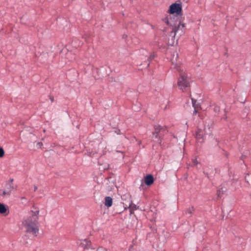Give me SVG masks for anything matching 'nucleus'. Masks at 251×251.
<instances>
[{
  "label": "nucleus",
  "instance_id": "9b49d317",
  "mask_svg": "<svg viewBox=\"0 0 251 251\" xmlns=\"http://www.w3.org/2000/svg\"><path fill=\"white\" fill-rule=\"evenodd\" d=\"M153 140L157 143H160L161 140L157 133H154L152 137Z\"/></svg>",
  "mask_w": 251,
  "mask_h": 251
},
{
  "label": "nucleus",
  "instance_id": "2eb2a0df",
  "mask_svg": "<svg viewBox=\"0 0 251 251\" xmlns=\"http://www.w3.org/2000/svg\"><path fill=\"white\" fill-rule=\"evenodd\" d=\"M194 209L193 207L189 208L187 209L186 213H188L189 214L191 215L193 211H194Z\"/></svg>",
  "mask_w": 251,
  "mask_h": 251
},
{
  "label": "nucleus",
  "instance_id": "9d476101",
  "mask_svg": "<svg viewBox=\"0 0 251 251\" xmlns=\"http://www.w3.org/2000/svg\"><path fill=\"white\" fill-rule=\"evenodd\" d=\"M0 213L3 215H6L8 213V209L6 206L4 204L1 203H0Z\"/></svg>",
  "mask_w": 251,
  "mask_h": 251
},
{
  "label": "nucleus",
  "instance_id": "4be33fe9",
  "mask_svg": "<svg viewBox=\"0 0 251 251\" xmlns=\"http://www.w3.org/2000/svg\"><path fill=\"white\" fill-rule=\"evenodd\" d=\"M37 189V187L36 186H34V191H36Z\"/></svg>",
  "mask_w": 251,
  "mask_h": 251
},
{
  "label": "nucleus",
  "instance_id": "20e7f679",
  "mask_svg": "<svg viewBox=\"0 0 251 251\" xmlns=\"http://www.w3.org/2000/svg\"><path fill=\"white\" fill-rule=\"evenodd\" d=\"M175 20L176 23L174 25V33H175L174 38L177 34L179 36L182 35L184 34L185 31V24L183 22L184 19L180 20L178 18Z\"/></svg>",
  "mask_w": 251,
  "mask_h": 251
},
{
  "label": "nucleus",
  "instance_id": "5701e85b",
  "mask_svg": "<svg viewBox=\"0 0 251 251\" xmlns=\"http://www.w3.org/2000/svg\"><path fill=\"white\" fill-rule=\"evenodd\" d=\"M21 199H22V200H25V197H22V198H21Z\"/></svg>",
  "mask_w": 251,
  "mask_h": 251
},
{
  "label": "nucleus",
  "instance_id": "0eeeda50",
  "mask_svg": "<svg viewBox=\"0 0 251 251\" xmlns=\"http://www.w3.org/2000/svg\"><path fill=\"white\" fill-rule=\"evenodd\" d=\"M206 134L205 129H201L199 128L196 132V139L197 140H201L200 142L203 141L204 136Z\"/></svg>",
  "mask_w": 251,
  "mask_h": 251
},
{
  "label": "nucleus",
  "instance_id": "4468645a",
  "mask_svg": "<svg viewBox=\"0 0 251 251\" xmlns=\"http://www.w3.org/2000/svg\"><path fill=\"white\" fill-rule=\"evenodd\" d=\"M225 191L223 188L219 189L217 190V195L218 197H221L222 195L224 193Z\"/></svg>",
  "mask_w": 251,
  "mask_h": 251
},
{
  "label": "nucleus",
  "instance_id": "f257e3e1",
  "mask_svg": "<svg viewBox=\"0 0 251 251\" xmlns=\"http://www.w3.org/2000/svg\"><path fill=\"white\" fill-rule=\"evenodd\" d=\"M39 213V208L33 205L31 207L28 215L24 217L22 222V226L25 233L35 237L38 235Z\"/></svg>",
  "mask_w": 251,
  "mask_h": 251
},
{
  "label": "nucleus",
  "instance_id": "f8f14e48",
  "mask_svg": "<svg viewBox=\"0 0 251 251\" xmlns=\"http://www.w3.org/2000/svg\"><path fill=\"white\" fill-rule=\"evenodd\" d=\"M128 207L130 209L131 214L132 213L133 211L137 209V206L132 203H130Z\"/></svg>",
  "mask_w": 251,
  "mask_h": 251
},
{
  "label": "nucleus",
  "instance_id": "ddd939ff",
  "mask_svg": "<svg viewBox=\"0 0 251 251\" xmlns=\"http://www.w3.org/2000/svg\"><path fill=\"white\" fill-rule=\"evenodd\" d=\"M191 100L192 101L193 106L195 109L194 112H195L196 113L197 112V110H198V108H199L198 105L196 104V100H194L193 98H192Z\"/></svg>",
  "mask_w": 251,
  "mask_h": 251
},
{
  "label": "nucleus",
  "instance_id": "1a4fd4ad",
  "mask_svg": "<svg viewBox=\"0 0 251 251\" xmlns=\"http://www.w3.org/2000/svg\"><path fill=\"white\" fill-rule=\"evenodd\" d=\"M113 203L112 199L110 197H106L104 200V205L107 207H109L112 206Z\"/></svg>",
  "mask_w": 251,
  "mask_h": 251
},
{
  "label": "nucleus",
  "instance_id": "412c9836",
  "mask_svg": "<svg viewBox=\"0 0 251 251\" xmlns=\"http://www.w3.org/2000/svg\"><path fill=\"white\" fill-rule=\"evenodd\" d=\"M121 154H118V155H125L124 154H123V152H120Z\"/></svg>",
  "mask_w": 251,
  "mask_h": 251
},
{
  "label": "nucleus",
  "instance_id": "39448f33",
  "mask_svg": "<svg viewBox=\"0 0 251 251\" xmlns=\"http://www.w3.org/2000/svg\"><path fill=\"white\" fill-rule=\"evenodd\" d=\"M182 8L181 2L179 1L178 2L174 3V20L176 19H182Z\"/></svg>",
  "mask_w": 251,
  "mask_h": 251
},
{
  "label": "nucleus",
  "instance_id": "aec40b11",
  "mask_svg": "<svg viewBox=\"0 0 251 251\" xmlns=\"http://www.w3.org/2000/svg\"><path fill=\"white\" fill-rule=\"evenodd\" d=\"M97 251H107L106 250L103 248H100Z\"/></svg>",
  "mask_w": 251,
  "mask_h": 251
},
{
  "label": "nucleus",
  "instance_id": "f3484780",
  "mask_svg": "<svg viewBox=\"0 0 251 251\" xmlns=\"http://www.w3.org/2000/svg\"><path fill=\"white\" fill-rule=\"evenodd\" d=\"M4 155V151L2 148H0V157H2Z\"/></svg>",
  "mask_w": 251,
  "mask_h": 251
},
{
  "label": "nucleus",
  "instance_id": "423d86ee",
  "mask_svg": "<svg viewBox=\"0 0 251 251\" xmlns=\"http://www.w3.org/2000/svg\"><path fill=\"white\" fill-rule=\"evenodd\" d=\"M169 14L165 16L163 19L164 22L168 26H172V14H173V4L170 5L169 8Z\"/></svg>",
  "mask_w": 251,
  "mask_h": 251
},
{
  "label": "nucleus",
  "instance_id": "dca6fc26",
  "mask_svg": "<svg viewBox=\"0 0 251 251\" xmlns=\"http://www.w3.org/2000/svg\"><path fill=\"white\" fill-rule=\"evenodd\" d=\"M42 146H43V144L41 142H38L36 143V148L37 149L41 148Z\"/></svg>",
  "mask_w": 251,
  "mask_h": 251
},
{
  "label": "nucleus",
  "instance_id": "a211bd4d",
  "mask_svg": "<svg viewBox=\"0 0 251 251\" xmlns=\"http://www.w3.org/2000/svg\"><path fill=\"white\" fill-rule=\"evenodd\" d=\"M192 163L194 166H196L198 164V162L196 158H194L192 160Z\"/></svg>",
  "mask_w": 251,
  "mask_h": 251
},
{
  "label": "nucleus",
  "instance_id": "b1692460",
  "mask_svg": "<svg viewBox=\"0 0 251 251\" xmlns=\"http://www.w3.org/2000/svg\"><path fill=\"white\" fill-rule=\"evenodd\" d=\"M84 242H86V243L88 242L87 240H85Z\"/></svg>",
  "mask_w": 251,
  "mask_h": 251
},
{
  "label": "nucleus",
  "instance_id": "6ab92c4d",
  "mask_svg": "<svg viewBox=\"0 0 251 251\" xmlns=\"http://www.w3.org/2000/svg\"><path fill=\"white\" fill-rule=\"evenodd\" d=\"M214 110H215V111H216V112H218V111H219V110H220V108H219V106H215V107H214Z\"/></svg>",
  "mask_w": 251,
  "mask_h": 251
},
{
  "label": "nucleus",
  "instance_id": "f03ea898",
  "mask_svg": "<svg viewBox=\"0 0 251 251\" xmlns=\"http://www.w3.org/2000/svg\"><path fill=\"white\" fill-rule=\"evenodd\" d=\"M175 68L179 72V77L177 81V85L179 88L183 92L188 91L190 86V82L183 69L177 65H176Z\"/></svg>",
  "mask_w": 251,
  "mask_h": 251
},
{
  "label": "nucleus",
  "instance_id": "7ed1b4c3",
  "mask_svg": "<svg viewBox=\"0 0 251 251\" xmlns=\"http://www.w3.org/2000/svg\"><path fill=\"white\" fill-rule=\"evenodd\" d=\"M5 189H0V196L2 197H9L11 192L16 191L18 188V185L14 183V179L10 178L5 182Z\"/></svg>",
  "mask_w": 251,
  "mask_h": 251
},
{
  "label": "nucleus",
  "instance_id": "6e6552de",
  "mask_svg": "<svg viewBox=\"0 0 251 251\" xmlns=\"http://www.w3.org/2000/svg\"><path fill=\"white\" fill-rule=\"evenodd\" d=\"M154 179L151 175H148L145 177V183L147 185H151L153 183Z\"/></svg>",
  "mask_w": 251,
  "mask_h": 251
}]
</instances>
